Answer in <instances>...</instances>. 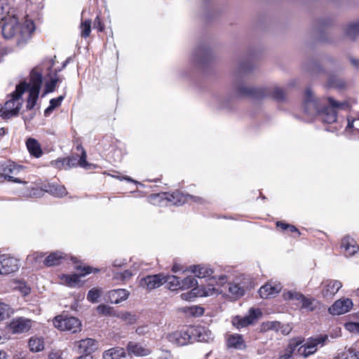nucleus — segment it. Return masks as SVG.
<instances>
[{
    "instance_id": "obj_62",
    "label": "nucleus",
    "mask_w": 359,
    "mask_h": 359,
    "mask_svg": "<svg viewBox=\"0 0 359 359\" xmlns=\"http://www.w3.org/2000/svg\"><path fill=\"white\" fill-rule=\"evenodd\" d=\"M48 359H63L60 352H51L48 355Z\"/></svg>"
},
{
    "instance_id": "obj_30",
    "label": "nucleus",
    "mask_w": 359,
    "mask_h": 359,
    "mask_svg": "<svg viewBox=\"0 0 359 359\" xmlns=\"http://www.w3.org/2000/svg\"><path fill=\"white\" fill-rule=\"evenodd\" d=\"M27 148L29 154L35 158H39L43 152L39 142L34 138L29 137L26 142Z\"/></svg>"
},
{
    "instance_id": "obj_5",
    "label": "nucleus",
    "mask_w": 359,
    "mask_h": 359,
    "mask_svg": "<svg viewBox=\"0 0 359 359\" xmlns=\"http://www.w3.org/2000/svg\"><path fill=\"white\" fill-rule=\"evenodd\" d=\"M150 201L153 204L158 205H182L189 201L200 204L205 203V199L201 197L184 194L179 191L152 194L150 196Z\"/></svg>"
},
{
    "instance_id": "obj_47",
    "label": "nucleus",
    "mask_w": 359,
    "mask_h": 359,
    "mask_svg": "<svg viewBox=\"0 0 359 359\" xmlns=\"http://www.w3.org/2000/svg\"><path fill=\"white\" fill-rule=\"evenodd\" d=\"M11 313V309L8 304L0 302V321L8 318Z\"/></svg>"
},
{
    "instance_id": "obj_59",
    "label": "nucleus",
    "mask_w": 359,
    "mask_h": 359,
    "mask_svg": "<svg viewBox=\"0 0 359 359\" xmlns=\"http://www.w3.org/2000/svg\"><path fill=\"white\" fill-rule=\"evenodd\" d=\"M122 273L123 282H126L131 278L134 273L130 270H125Z\"/></svg>"
},
{
    "instance_id": "obj_14",
    "label": "nucleus",
    "mask_w": 359,
    "mask_h": 359,
    "mask_svg": "<svg viewBox=\"0 0 359 359\" xmlns=\"http://www.w3.org/2000/svg\"><path fill=\"white\" fill-rule=\"evenodd\" d=\"M32 320L24 317L13 318L9 324V329L13 334H21L30 330Z\"/></svg>"
},
{
    "instance_id": "obj_64",
    "label": "nucleus",
    "mask_w": 359,
    "mask_h": 359,
    "mask_svg": "<svg viewBox=\"0 0 359 359\" xmlns=\"http://www.w3.org/2000/svg\"><path fill=\"white\" fill-rule=\"evenodd\" d=\"M289 224H286L282 221H278L276 222V226L278 227L281 228L283 230H286L289 228Z\"/></svg>"
},
{
    "instance_id": "obj_45",
    "label": "nucleus",
    "mask_w": 359,
    "mask_h": 359,
    "mask_svg": "<svg viewBox=\"0 0 359 359\" xmlns=\"http://www.w3.org/2000/svg\"><path fill=\"white\" fill-rule=\"evenodd\" d=\"M253 69V65L250 61H242L239 63L238 67V74L241 75L250 72Z\"/></svg>"
},
{
    "instance_id": "obj_18",
    "label": "nucleus",
    "mask_w": 359,
    "mask_h": 359,
    "mask_svg": "<svg viewBox=\"0 0 359 359\" xmlns=\"http://www.w3.org/2000/svg\"><path fill=\"white\" fill-rule=\"evenodd\" d=\"M140 284L147 290L158 288L163 284V276L161 274L147 276L140 280Z\"/></svg>"
},
{
    "instance_id": "obj_38",
    "label": "nucleus",
    "mask_w": 359,
    "mask_h": 359,
    "mask_svg": "<svg viewBox=\"0 0 359 359\" xmlns=\"http://www.w3.org/2000/svg\"><path fill=\"white\" fill-rule=\"evenodd\" d=\"M92 27V21L90 19H86L85 20H81V22L79 26V29L81 31V36L83 38H87L90 36L91 32Z\"/></svg>"
},
{
    "instance_id": "obj_12",
    "label": "nucleus",
    "mask_w": 359,
    "mask_h": 359,
    "mask_svg": "<svg viewBox=\"0 0 359 359\" xmlns=\"http://www.w3.org/2000/svg\"><path fill=\"white\" fill-rule=\"evenodd\" d=\"M168 341L177 346H185L192 342L191 329L175 331L167 337Z\"/></svg>"
},
{
    "instance_id": "obj_19",
    "label": "nucleus",
    "mask_w": 359,
    "mask_h": 359,
    "mask_svg": "<svg viewBox=\"0 0 359 359\" xmlns=\"http://www.w3.org/2000/svg\"><path fill=\"white\" fill-rule=\"evenodd\" d=\"M76 347L81 353L90 355L97 348V342L91 338L81 339L76 342Z\"/></svg>"
},
{
    "instance_id": "obj_23",
    "label": "nucleus",
    "mask_w": 359,
    "mask_h": 359,
    "mask_svg": "<svg viewBox=\"0 0 359 359\" xmlns=\"http://www.w3.org/2000/svg\"><path fill=\"white\" fill-rule=\"evenodd\" d=\"M129 292L126 289H116L108 292L107 299L111 304H118L128 299Z\"/></svg>"
},
{
    "instance_id": "obj_34",
    "label": "nucleus",
    "mask_w": 359,
    "mask_h": 359,
    "mask_svg": "<svg viewBox=\"0 0 359 359\" xmlns=\"http://www.w3.org/2000/svg\"><path fill=\"white\" fill-rule=\"evenodd\" d=\"M191 271L198 278H203L209 277L212 275V270L206 266H191Z\"/></svg>"
},
{
    "instance_id": "obj_46",
    "label": "nucleus",
    "mask_w": 359,
    "mask_h": 359,
    "mask_svg": "<svg viewBox=\"0 0 359 359\" xmlns=\"http://www.w3.org/2000/svg\"><path fill=\"white\" fill-rule=\"evenodd\" d=\"M355 349L350 348L345 351L339 353L333 359H355Z\"/></svg>"
},
{
    "instance_id": "obj_9",
    "label": "nucleus",
    "mask_w": 359,
    "mask_h": 359,
    "mask_svg": "<svg viewBox=\"0 0 359 359\" xmlns=\"http://www.w3.org/2000/svg\"><path fill=\"white\" fill-rule=\"evenodd\" d=\"M327 339L328 337L327 335H320L314 338H309L304 344H300L297 348V355L308 357L315 353L318 349V346L320 345L323 346Z\"/></svg>"
},
{
    "instance_id": "obj_6",
    "label": "nucleus",
    "mask_w": 359,
    "mask_h": 359,
    "mask_svg": "<svg viewBox=\"0 0 359 359\" xmlns=\"http://www.w3.org/2000/svg\"><path fill=\"white\" fill-rule=\"evenodd\" d=\"M22 169V166L15 164L13 162H9L3 166L1 175L9 182H13L22 184L25 188L20 191V196L23 197H36L41 191L34 188L27 187V182L22 181L17 176Z\"/></svg>"
},
{
    "instance_id": "obj_17",
    "label": "nucleus",
    "mask_w": 359,
    "mask_h": 359,
    "mask_svg": "<svg viewBox=\"0 0 359 359\" xmlns=\"http://www.w3.org/2000/svg\"><path fill=\"white\" fill-rule=\"evenodd\" d=\"M322 295L325 298H331L341 288L342 283L337 280H325L321 283Z\"/></svg>"
},
{
    "instance_id": "obj_13",
    "label": "nucleus",
    "mask_w": 359,
    "mask_h": 359,
    "mask_svg": "<svg viewBox=\"0 0 359 359\" xmlns=\"http://www.w3.org/2000/svg\"><path fill=\"white\" fill-rule=\"evenodd\" d=\"M261 314L262 313L259 309L252 308L249 311V315L243 317L238 316L234 317L232 319V324L238 329L245 327L253 323L255 320L257 318L258 316Z\"/></svg>"
},
{
    "instance_id": "obj_63",
    "label": "nucleus",
    "mask_w": 359,
    "mask_h": 359,
    "mask_svg": "<svg viewBox=\"0 0 359 359\" xmlns=\"http://www.w3.org/2000/svg\"><path fill=\"white\" fill-rule=\"evenodd\" d=\"M149 331L148 327L147 325L141 326L137 328L136 332L138 334H144Z\"/></svg>"
},
{
    "instance_id": "obj_51",
    "label": "nucleus",
    "mask_w": 359,
    "mask_h": 359,
    "mask_svg": "<svg viewBox=\"0 0 359 359\" xmlns=\"http://www.w3.org/2000/svg\"><path fill=\"white\" fill-rule=\"evenodd\" d=\"M15 289L18 290L23 296H27L30 293L31 288L25 282L19 281L15 286Z\"/></svg>"
},
{
    "instance_id": "obj_28",
    "label": "nucleus",
    "mask_w": 359,
    "mask_h": 359,
    "mask_svg": "<svg viewBox=\"0 0 359 359\" xmlns=\"http://www.w3.org/2000/svg\"><path fill=\"white\" fill-rule=\"evenodd\" d=\"M64 259H65V255L62 252L57 251L51 252L43 262L46 266H53L60 264Z\"/></svg>"
},
{
    "instance_id": "obj_22",
    "label": "nucleus",
    "mask_w": 359,
    "mask_h": 359,
    "mask_svg": "<svg viewBox=\"0 0 359 359\" xmlns=\"http://www.w3.org/2000/svg\"><path fill=\"white\" fill-rule=\"evenodd\" d=\"M103 359H132L123 348L114 347L105 351L102 355Z\"/></svg>"
},
{
    "instance_id": "obj_26",
    "label": "nucleus",
    "mask_w": 359,
    "mask_h": 359,
    "mask_svg": "<svg viewBox=\"0 0 359 359\" xmlns=\"http://www.w3.org/2000/svg\"><path fill=\"white\" fill-rule=\"evenodd\" d=\"M226 344L228 347L238 350H243L245 348L243 336L239 334H229L226 338Z\"/></svg>"
},
{
    "instance_id": "obj_8",
    "label": "nucleus",
    "mask_w": 359,
    "mask_h": 359,
    "mask_svg": "<svg viewBox=\"0 0 359 359\" xmlns=\"http://www.w3.org/2000/svg\"><path fill=\"white\" fill-rule=\"evenodd\" d=\"M79 273L62 274L60 276V280L63 284L70 287H76L80 285V278L92 272H98L100 269H93L90 266H77Z\"/></svg>"
},
{
    "instance_id": "obj_15",
    "label": "nucleus",
    "mask_w": 359,
    "mask_h": 359,
    "mask_svg": "<svg viewBox=\"0 0 359 359\" xmlns=\"http://www.w3.org/2000/svg\"><path fill=\"white\" fill-rule=\"evenodd\" d=\"M352 300L349 298H341L337 300L328 309L332 315H342L348 312L353 307Z\"/></svg>"
},
{
    "instance_id": "obj_56",
    "label": "nucleus",
    "mask_w": 359,
    "mask_h": 359,
    "mask_svg": "<svg viewBox=\"0 0 359 359\" xmlns=\"http://www.w3.org/2000/svg\"><path fill=\"white\" fill-rule=\"evenodd\" d=\"M63 100V95H60L56 98L51 99L50 100V109H55L59 107L61 104Z\"/></svg>"
},
{
    "instance_id": "obj_33",
    "label": "nucleus",
    "mask_w": 359,
    "mask_h": 359,
    "mask_svg": "<svg viewBox=\"0 0 359 359\" xmlns=\"http://www.w3.org/2000/svg\"><path fill=\"white\" fill-rule=\"evenodd\" d=\"M283 296L285 300L292 301L294 302L296 305H299L301 304L304 295L296 290H288L284 292Z\"/></svg>"
},
{
    "instance_id": "obj_16",
    "label": "nucleus",
    "mask_w": 359,
    "mask_h": 359,
    "mask_svg": "<svg viewBox=\"0 0 359 359\" xmlns=\"http://www.w3.org/2000/svg\"><path fill=\"white\" fill-rule=\"evenodd\" d=\"M77 149L81 150V155L78 159V156H69L68 158H64L62 161V164L67 166V168H70L72 167H76L79 165L81 168H88L90 165L86 161V152L83 149V148L79 145L77 147Z\"/></svg>"
},
{
    "instance_id": "obj_57",
    "label": "nucleus",
    "mask_w": 359,
    "mask_h": 359,
    "mask_svg": "<svg viewBox=\"0 0 359 359\" xmlns=\"http://www.w3.org/2000/svg\"><path fill=\"white\" fill-rule=\"evenodd\" d=\"M93 27L95 29H97L100 32L104 31V27L99 15H97L94 20Z\"/></svg>"
},
{
    "instance_id": "obj_48",
    "label": "nucleus",
    "mask_w": 359,
    "mask_h": 359,
    "mask_svg": "<svg viewBox=\"0 0 359 359\" xmlns=\"http://www.w3.org/2000/svg\"><path fill=\"white\" fill-rule=\"evenodd\" d=\"M97 311L100 314L113 316L115 315L114 309L105 304H100L97 307Z\"/></svg>"
},
{
    "instance_id": "obj_31",
    "label": "nucleus",
    "mask_w": 359,
    "mask_h": 359,
    "mask_svg": "<svg viewBox=\"0 0 359 359\" xmlns=\"http://www.w3.org/2000/svg\"><path fill=\"white\" fill-rule=\"evenodd\" d=\"M198 297H210L217 295L219 293V289L215 287L212 285H201L196 287Z\"/></svg>"
},
{
    "instance_id": "obj_43",
    "label": "nucleus",
    "mask_w": 359,
    "mask_h": 359,
    "mask_svg": "<svg viewBox=\"0 0 359 359\" xmlns=\"http://www.w3.org/2000/svg\"><path fill=\"white\" fill-rule=\"evenodd\" d=\"M61 81L57 74H54L53 76L50 77V80L46 82L45 85V94L51 93L55 90L57 82Z\"/></svg>"
},
{
    "instance_id": "obj_58",
    "label": "nucleus",
    "mask_w": 359,
    "mask_h": 359,
    "mask_svg": "<svg viewBox=\"0 0 359 359\" xmlns=\"http://www.w3.org/2000/svg\"><path fill=\"white\" fill-rule=\"evenodd\" d=\"M189 310L191 314L196 316L203 315L204 311L203 309L200 306H191L189 308Z\"/></svg>"
},
{
    "instance_id": "obj_41",
    "label": "nucleus",
    "mask_w": 359,
    "mask_h": 359,
    "mask_svg": "<svg viewBox=\"0 0 359 359\" xmlns=\"http://www.w3.org/2000/svg\"><path fill=\"white\" fill-rule=\"evenodd\" d=\"M29 346L32 352H39L43 348V341L40 338H31L29 341Z\"/></svg>"
},
{
    "instance_id": "obj_24",
    "label": "nucleus",
    "mask_w": 359,
    "mask_h": 359,
    "mask_svg": "<svg viewBox=\"0 0 359 359\" xmlns=\"http://www.w3.org/2000/svg\"><path fill=\"white\" fill-rule=\"evenodd\" d=\"M280 284L272 285L271 284H265L260 287L259 293L262 299H267L275 297L281 290Z\"/></svg>"
},
{
    "instance_id": "obj_3",
    "label": "nucleus",
    "mask_w": 359,
    "mask_h": 359,
    "mask_svg": "<svg viewBox=\"0 0 359 359\" xmlns=\"http://www.w3.org/2000/svg\"><path fill=\"white\" fill-rule=\"evenodd\" d=\"M34 30V23L32 20L26 19L20 24L13 18L4 22L2 34L4 39L12 40L18 46L23 47L30 40Z\"/></svg>"
},
{
    "instance_id": "obj_55",
    "label": "nucleus",
    "mask_w": 359,
    "mask_h": 359,
    "mask_svg": "<svg viewBox=\"0 0 359 359\" xmlns=\"http://www.w3.org/2000/svg\"><path fill=\"white\" fill-rule=\"evenodd\" d=\"M280 323L277 321L267 322L264 324V329L279 331L280 329Z\"/></svg>"
},
{
    "instance_id": "obj_40",
    "label": "nucleus",
    "mask_w": 359,
    "mask_h": 359,
    "mask_svg": "<svg viewBox=\"0 0 359 359\" xmlns=\"http://www.w3.org/2000/svg\"><path fill=\"white\" fill-rule=\"evenodd\" d=\"M355 123H356V121L354 119L352 121L348 120L347 126L346 128V133L347 135L353 133L352 135H350V138L359 140V129L355 127Z\"/></svg>"
},
{
    "instance_id": "obj_44",
    "label": "nucleus",
    "mask_w": 359,
    "mask_h": 359,
    "mask_svg": "<svg viewBox=\"0 0 359 359\" xmlns=\"http://www.w3.org/2000/svg\"><path fill=\"white\" fill-rule=\"evenodd\" d=\"M327 85L330 88H343L345 86V83L343 79L341 78L336 76H332L329 78Z\"/></svg>"
},
{
    "instance_id": "obj_52",
    "label": "nucleus",
    "mask_w": 359,
    "mask_h": 359,
    "mask_svg": "<svg viewBox=\"0 0 359 359\" xmlns=\"http://www.w3.org/2000/svg\"><path fill=\"white\" fill-rule=\"evenodd\" d=\"M44 257V254L42 252H35L32 255H28L27 260L32 262V264H40L43 258Z\"/></svg>"
},
{
    "instance_id": "obj_50",
    "label": "nucleus",
    "mask_w": 359,
    "mask_h": 359,
    "mask_svg": "<svg viewBox=\"0 0 359 359\" xmlns=\"http://www.w3.org/2000/svg\"><path fill=\"white\" fill-rule=\"evenodd\" d=\"M344 327L351 333L359 334V322H346L344 323Z\"/></svg>"
},
{
    "instance_id": "obj_21",
    "label": "nucleus",
    "mask_w": 359,
    "mask_h": 359,
    "mask_svg": "<svg viewBox=\"0 0 359 359\" xmlns=\"http://www.w3.org/2000/svg\"><path fill=\"white\" fill-rule=\"evenodd\" d=\"M191 329L193 339L198 341L209 342L214 338L212 332L205 327H197Z\"/></svg>"
},
{
    "instance_id": "obj_42",
    "label": "nucleus",
    "mask_w": 359,
    "mask_h": 359,
    "mask_svg": "<svg viewBox=\"0 0 359 359\" xmlns=\"http://www.w3.org/2000/svg\"><path fill=\"white\" fill-rule=\"evenodd\" d=\"M102 293V289L96 287L92 288L87 294V300L93 304L97 303Z\"/></svg>"
},
{
    "instance_id": "obj_10",
    "label": "nucleus",
    "mask_w": 359,
    "mask_h": 359,
    "mask_svg": "<svg viewBox=\"0 0 359 359\" xmlns=\"http://www.w3.org/2000/svg\"><path fill=\"white\" fill-rule=\"evenodd\" d=\"M20 268L19 260L8 255L0 256V275H8L17 271Z\"/></svg>"
},
{
    "instance_id": "obj_11",
    "label": "nucleus",
    "mask_w": 359,
    "mask_h": 359,
    "mask_svg": "<svg viewBox=\"0 0 359 359\" xmlns=\"http://www.w3.org/2000/svg\"><path fill=\"white\" fill-rule=\"evenodd\" d=\"M212 60V53L209 48L205 45L198 46L194 50L191 60L198 67H203Z\"/></svg>"
},
{
    "instance_id": "obj_7",
    "label": "nucleus",
    "mask_w": 359,
    "mask_h": 359,
    "mask_svg": "<svg viewBox=\"0 0 359 359\" xmlns=\"http://www.w3.org/2000/svg\"><path fill=\"white\" fill-rule=\"evenodd\" d=\"M53 325L61 331L76 333L81 330V323L76 317L60 315L54 318Z\"/></svg>"
},
{
    "instance_id": "obj_39",
    "label": "nucleus",
    "mask_w": 359,
    "mask_h": 359,
    "mask_svg": "<svg viewBox=\"0 0 359 359\" xmlns=\"http://www.w3.org/2000/svg\"><path fill=\"white\" fill-rule=\"evenodd\" d=\"M196 285H198L196 278L192 276H189L183 279H180V290H187L193 287Z\"/></svg>"
},
{
    "instance_id": "obj_29",
    "label": "nucleus",
    "mask_w": 359,
    "mask_h": 359,
    "mask_svg": "<svg viewBox=\"0 0 359 359\" xmlns=\"http://www.w3.org/2000/svg\"><path fill=\"white\" fill-rule=\"evenodd\" d=\"M302 344V341L297 339H292L287 348L285 351L284 354L280 355L278 359H292V355L296 354L297 348Z\"/></svg>"
},
{
    "instance_id": "obj_27",
    "label": "nucleus",
    "mask_w": 359,
    "mask_h": 359,
    "mask_svg": "<svg viewBox=\"0 0 359 359\" xmlns=\"http://www.w3.org/2000/svg\"><path fill=\"white\" fill-rule=\"evenodd\" d=\"M128 353L131 356L133 354L136 356H145L150 353V351L142 346L141 344L130 341L127 345Z\"/></svg>"
},
{
    "instance_id": "obj_20",
    "label": "nucleus",
    "mask_w": 359,
    "mask_h": 359,
    "mask_svg": "<svg viewBox=\"0 0 359 359\" xmlns=\"http://www.w3.org/2000/svg\"><path fill=\"white\" fill-rule=\"evenodd\" d=\"M341 248L344 249V253L346 257L353 256L359 250V246L356 241L349 236H346L342 238Z\"/></svg>"
},
{
    "instance_id": "obj_49",
    "label": "nucleus",
    "mask_w": 359,
    "mask_h": 359,
    "mask_svg": "<svg viewBox=\"0 0 359 359\" xmlns=\"http://www.w3.org/2000/svg\"><path fill=\"white\" fill-rule=\"evenodd\" d=\"M344 327L351 333L359 334V322H346L344 323Z\"/></svg>"
},
{
    "instance_id": "obj_1",
    "label": "nucleus",
    "mask_w": 359,
    "mask_h": 359,
    "mask_svg": "<svg viewBox=\"0 0 359 359\" xmlns=\"http://www.w3.org/2000/svg\"><path fill=\"white\" fill-rule=\"evenodd\" d=\"M29 82L22 81L19 83L15 90L11 94V99L6 102L3 107L1 117L3 119H8L18 114L22 107V95L29 92L26 108L31 110L36 104L42 84V69L40 67H36L30 72Z\"/></svg>"
},
{
    "instance_id": "obj_53",
    "label": "nucleus",
    "mask_w": 359,
    "mask_h": 359,
    "mask_svg": "<svg viewBox=\"0 0 359 359\" xmlns=\"http://www.w3.org/2000/svg\"><path fill=\"white\" fill-rule=\"evenodd\" d=\"M196 297H198L197 287H194L191 290L184 292L180 295L181 299L186 301H191Z\"/></svg>"
},
{
    "instance_id": "obj_4",
    "label": "nucleus",
    "mask_w": 359,
    "mask_h": 359,
    "mask_svg": "<svg viewBox=\"0 0 359 359\" xmlns=\"http://www.w3.org/2000/svg\"><path fill=\"white\" fill-rule=\"evenodd\" d=\"M236 96L241 97H250L253 99H262L271 95L273 99L282 101L285 98V93L283 88L275 86L273 88L268 87H250L243 84H238L235 87Z\"/></svg>"
},
{
    "instance_id": "obj_54",
    "label": "nucleus",
    "mask_w": 359,
    "mask_h": 359,
    "mask_svg": "<svg viewBox=\"0 0 359 359\" xmlns=\"http://www.w3.org/2000/svg\"><path fill=\"white\" fill-rule=\"evenodd\" d=\"M118 317L128 324H133L136 321L135 315L130 312H123L118 315Z\"/></svg>"
},
{
    "instance_id": "obj_37",
    "label": "nucleus",
    "mask_w": 359,
    "mask_h": 359,
    "mask_svg": "<svg viewBox=\"0 0 359 359\" xmlns=\"http://www.w3.org/2000/svg\"><path fill=\"white\" fill-rule=\"evenodd\" d=\"M346 36L354 39L359 34V21L349 24L345 29Z\"/></svg>"
},
{
    "instance_id": "obj_25",
    "label": "nucleus",
    "mask_w": 359,
    "mask_h": 359,
    "mask_svg": "<svg viewBox=\"0 0 359 359\" xmlns=\"http://www.w3.org/2000/svg\"><path fill=\"white\" fill-rule=\"evenodd\" d=\"M246 287L241 281H234L228 284V291L233 299H238L244 295Z\"/></svg>"
},
{
    "instance_id": "obj_32",
    "label": "nucleus",
    "mask_w": 359,
    "mask_h": 359,
    "mask_svg": "<svg viewBox=\"0 0 359 359\" xmlns=\"http://www.w3.org/2000/svg\"><path fill=\"white\" fill-rule=\"evenodd\" d=\"M46 187V191L56 197H63L67 194L66 188L62 185L53 183L48 184Z\"/></svg>"
},
{
    "instance_id": "obj_35",
    "label": "nucleus",
    "mask_w": 359,
    "mask_h": 359,
    "mask_svg": "<svg viewBox=\"0 0 359 359\" xmlns=\"http://www.w3.org/2000/svg\"><path fill=\"white\" fill-rule=\"evenodd\" d=\"M163 283H166L170 290H180V278L176 276H163Z\"/></svg>"
},
{
    "instance_id": "obj_60",
    "label": "nucleus",
    "mask_w": 359,
    "mask_h": 359,
    "mask_svg": "<svg viewBox=\"0 0 359 359\" xmlns=\"http://www.w3.org/2000/svg\"><path fill=\"white\" fill-rule=\"evenodd\" d=\"M292 327L290 325H280V329L279 331L285 335L288 334L292 331Z\"/></svg>"
},
{
    "instance_id": "obj_36",
    "label": "nucleus",
    "mask_w": 359,
    "mask_h": 359,
    "mask_svg": "<svg viewBox=\"0 0 359 359\" xmlns=\"http://www.w3.org/2000/svg\"><path fill=\"white\" fill-rule=\"evenodd\" d=\"M318 302L314 298H308L304 296L301 302V308L307 311H313L318 308Z\"/></svg>"
},
{
    "instance_id": "obj_61",
    "label": "nucleus",
    "mask_w": 359,
    "mask_h": 359,
    "mask_svg": "<svg viewBox=\"0 0 359 359\" xmlns=\"http://www.w3.org/2000/svg\"><path fill=\"white\" fill-rule=\"evenodd\" d=\"M126 264V261L125 259H115L113 263H112V266L113 267H121L122 266H123L124 264Z\"/></svg>"
},
{
    "instance_id": "obj_2",
    "label": "nucleus",
    "mask_w": 359,
    "mask_h": 359,
    "mask_svg": "<svg viewBox=\"0 0 359 359\" xmlns=\"http://www.w3.org/2000/svg\"><path fill=\"white\" fill-rule=\"evenodd\" d=\"M304 110L309 116L318 115L327 123H332L337 121V111L347 107L346 102H337L333 98H316L312 90L307 88L304 92L303 100Z\"/></svg>"
}]
</instances>
